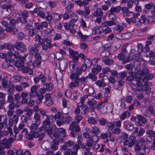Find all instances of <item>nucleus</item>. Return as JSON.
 Segmentation results:
<instances>
[{
    "label": "nucleus",
    "instance_id": "32",
    "mask_svg": "<svg viewBox=\"0 0 155 155\" xmlns=\"http://www.w3.org/2000/svg\"><path fill=\"white\" fill-rule=\"evenodd\" d=\"M41 60H34L33 62H32L31 60H30L29 61V64H31L32 65L35 67H36L37 66H38L41 64Z\"/></svg>",
    "mask_w": 155,
    "mask_h": 155
},
{
    "label": "nucleus",
    "instance_id": "50",
    "mask_svg": "<svg viewBox=\"0 0 155 155\" xmlns=\"http://www.w3.org/2000/svg\"><path fill=\"white\" fill-rule=\"evenodd\" d=\"M66 50H67L68 51L70 55L72 57L74 56L75 55H77L78 52L77 51H74L73 49L70 48H65Z\"/></svg>",
    "mask_w": 155,
    "mask_h": 155
},
{
    "label": "nucleus",
    "instance_id": "27",
    "mask_svg": "<svg viewBox=\"0 0 155 155\" xmlns=\"http://www.w3.org/2000/svg\"><path fill=\"white\" fill-rule=\"evenodd\" d=\"M5 136H8L9 134L10 135H12L13 134L12 128L10 127H7L6 129L4 130Z\"/></svg>",
    "mask_w": 155,
    "mask_h": 155
},
{
    "label": "nucleus",
    "instance_id": "24",
    "mask_svg": "<svg viewBox=\"0 0 155 155\" xmlns=\"http://www.w3.org/2000/svg\"><path fill=\"white\" fill-rule=\"evenodd\" d=\"M124 127L126 130L130 132H131L134 129V126L132 124L129 123L126 124L124 122Z\"/></svg>",
    "mask_w": 155,
    "mask_h": 155
},
{
    "label": "nucleus",
    "instance_id": "39",
    "mask_svg": "<svg viewBox=\"0 0 155 155\" xmlns=\"http://www.w3.org/2000/svg\"><path fill=\"white\" fill-rule=\"evenodd\" d=\"M93 15L95 17H101L103 15V13L101 9L97 8L96 11L93 13Z\"/></svg>",
    "mask_w": 155,
    "mask_h": 155
},
{
    "label": "nucleus",
    "instance_id": "17",
    "mask_svg": "<svg viewBox=\"0 0 155 155\" xmlns=\"http://www.w3.org/2000/svg\"><path fill=\"white\" fill-rule=\"evenodd\" d=\"M51 94L50 93H47L45 94V103L46 104L49 106L53 104V102L51 99Z\"/></svg>",
    "mask_w": 155,
    "mask_h": 155
},
{
    "label": "nucleus",
    "instance_id": "12",
    "mask_svg": "<svg viewBox=\"0 0 155 155\" xmlns=\"http://www.w3.org/2000/svg\"><path fill=\"white\" fill-rule=\"evenodd\" d=\"M18 119L19 117L16 115H14L12 118H9L8 124V127H12L13 126L14 123L16 124L18 121Z\"/></svg>",
    "mask_w": 155,
    "mask_h": 155
},
{
    "label": "nucleus",
    "instance_id": "46",
    "mask_svg": "<svg viewBox=\"0 0 155 155\" xmlns=\"http://www.w3.org/2000/svg\"><path fill=\"white\" fill-rule=\"evenodd\" d=\"M116 35H123L124 38H122V39H128L131 37L132 35L130 33H127L124 34L118 33Z\"/></svg>",
    "mask_w": 155,
    "mask_h": 155
},
{
    "label": "nucleus",
    "instance_id": "60",
    "mask_svg": "<svg viewBox=\"0 0 155 155\" xmlns=\"http://www.w3.org/2000/svg\"><path fill=\"white\" fill-rule=\"evenodd\" d=\"M37 30L35 28H32L28 31V34L31 37L33 36L35 34H36Z\"/></svg>",
    "mask_w": 155,
    "mask_h": 155
},
{
    "label": "nucleus",
    "instance_id": "51",
    "mask_svg": "<svg viewBox=\"0 0 155 155\" xmlns=\"http://www.w3.org/2000/svg\"><path fill=\"white\" fill-rule=\"evenodd\" d=\"M52 128H46L45 129V131L47 135L51 137L52 138L53 132L52 131Z\"/></svg>",
    "mask_w": 155,
    "mask_h": 155
},
{
    "label": "nucleus",
    "instance_id": "31",
    "mask_svg": "<svg viewBox=\"0 0 155 155\" xmlns=\"http://www.w3.org/2000/svg\"><path fill=\"white\" fill-rule=\"evenodd\" d=\"M94 142L91 139L88 140L86 142V143L84 147V148L86 150H89V148L92 147L94 144Z\"/></svg>",
    "mask_w": 155,
    "mask_h": 155
},
{
    "label": "nucleus",
    "instance_id": "10",
    "mask_svg": "<svg viewBox=\"0 0 155 155\" xmlns=\"http://www.w3.org/2000/svg\"><path fill=\"white\" fill-rule=\"evenodd\" d=\"M126 57V55H125L120 52L118 55L117 58L118 59L122 61V64H124L129 62L131 58L130 57Z\"/></svg>",
    "mask_w": 155,
    "mask_h": 155
},
{
    "label": "nucleus",
    "instance_id": "40",
    "mask_svg": "<svg viewBox=\"0 0 155 155\" xmlns=\"http://www.w3.org/2000/svg\"><path fill=\"white\" fill-rule=\"evenodd\" d=\"M45 117H46V118L43 121L42 124L44 126H49L50 124V117L48 115H46Z\"/></svg>",
    "mask_w": 155,
    "mask_h": 155
},
{
    "label": "nucleus",
    "instance_id": "9",
    "mask_svg": "<svg viewBox=\"0 0 155 155\" xmlns=\"http://www.w3.org/2000/svg\"><path fill=\"white\" fill-rule=\"evenodd\" d=\"M14 140L12 138H10L8 139L6 138L3 139L2 142V144L7 148H9L11 146V143L13 142Z\"/></svg>",
    "mask_w": 155,
    "mask_h": 155
},
{
    "label": "nucleus",
    "instance_id": "4",
    "mask_svg": "<svg viewBox=\"0 0 155 155\" xmlns=\"http://www.w3.org/2000/svg\"><path fill=\"white\" fill-rule=\"evenodd\" d=\"M136 136L130 135L129 137L128 140H126L124 141V146L131 147L134 145L136 143Z\"/></svg>",
    "mask_w": 155,
    "mask_h": 155
},
{
    "label": "nucleus",
    "instance_id": "49",
    "mask_svg": "<svg viewBox=\"0 0 155 155\" xmlns=\"http://www.w3.org/2000/svg\"><path fill=\"white\" fill-rule=\"evenodd\" d=\"M66 50H67L68 51L70 55L72 57L74 56L75 55H77L78 52L77 51H74L73 49L70 48H65Z\"/></svg>",
    "mask_w": 155,
    "mask_h": 155
},
{
    "label": "nucleus",
    "instance_id": "61",
    "mask_svg": "<svg viewBox=\"0 0 155 155\" xmlns=\"http://www.w3.org/2000/svg\"><path fill=\"white\" fill-rule=\"evenodd\" d=\"M154 6L153 4L151 2H150L144 5L145 8L148 10L151 9Z\"/></svg>",
    "mask_w": 155,
    "mask_h": 155
},
{
    "label": "nucleus",
    "instance_id": "26",
    "mask_svg": "<svg viewBox=\"0 0 155 155\" xmlns=\"http://www.w3.org/2000/svg\"><path fill=\"white\" fill-rule=\"evenodd\" d=\"M58 140L56 139H54L53 142L51 143V148L53 150H56L58 149Z\"/></svg>",
    "mask_w": 155,
    "mask_h": 155
},
{
    "label": "nucleus",
    "instance_id": "14",
    "mask_svg": "<svg viewBox=\"0 0 155 155\" xmlns=\"http://www.w3.org/2000/svg\"><path fill=\"white\" fill-rule=\"evenodd\" d=\"M24 58L22 57H20L15 62L14 65L17 68H21L24 66Z\"/></svg>",
    "mask_w": 155,
    "mask_h": 155
},
{
    "label": "nucleus",
    "instance_id": "15",
    "mask_svg": "<svg viewBox=\"0 0 155 155\" xmlns=\"http://www.w3.org/2000/svg\"><path fill=\"white\" fill-rule=\"evenodd\" d=\"M74 143L73 141L69 140L66 142L64 144L61 146V149L62 150H66L68 148H69L72 147Z\"/></svg>",
    "mask_w": 155,
    "mask_h": 155
},
{
    "label": "nucleus",
    "instance_id": "11",
    "mask_svg": "<svg viewBox=\"0 0 155 155\" xmlns=\"http://www.w3.org/2000/svg\"><path fill=\"white\" fill-rule=\"evenodd\" d=\"M39 45L38 44H35L33 45H30L29 46L28 49L31 54L34 55L38 52V48Z\"/></svg>",
    "mask_w": 155,
    "mask_h": 155
},
{
    "label": "nucleus",
    "instance_id": "52",
    "mask_svg": "<svg viewBox=\"0 0 155 155\" xmlns=\"http://www.w3.org/2000/svg\"><path fill=\"white\" fill-rule=\"evenodd\" d=\"M134 72H132L131 73L130 75L127 76L126 78V81H134Z\"/></svg>",
    "mask_w": 155,
    "mask_h": 155
},
{
    "label": "nucleus",
    "instance_id": "18",
    "mask_svg": "<svg viewBox=\"0 0 155 155\" xmlns=\"http://www.w3.org/2000/svg\"><path fill=\"white\" fill-rule=\"evenodd\" d=\"M53 130L52 136H53L56 139H58L61 136V134L59 133L58 128L56 127V126H52Z\"/></svg>",
    "mask_w": 155,
    "mask_h": 155
},
{
    "label": "nucleus",
    "instance_id": "64",
    "mask_svg": "<svg viewBox=\"0 0 155 155\" xmlns=\"http://www.w3.org/2000/svg\"><path fill=\"white\" fill-rule=\"evenodd\" d=\"M44 96L42 94L38 95L37 96L38 99L37 103L38 104H40L42 102V100L43 99Z\"/></svg>",
    "mask_w": 155,
    "mask_h": 155
},
{
    "label": "nucleus",
    "instance_id": "63",
    "mask_svg": "<svg viewBox=\"0 0 155 155\" xmlns=\"http://www.w3.org/2000/svg\"><path fill=\"white\" fill-rule=\"evenodd\" d=\"M146 134L149 136L151 137H155V131L153 130H148L146 132Z\"/></svg>",
    "mask_w": 155,
    "mask_h": 155
},
{
    "label": "nucleus",
    "instance_id": "2",
    "mask_svg": "<svg viewBox=\"0 0 155 155\" xmlns=\"http://www.w3.org/2000/svg\"><path fill=\"white\" fill-rule=\"evenodd\" d=\"M51 39L48 38H45L42 40L41 42H40V45H41L43 50L46 51L51 48Z\"/></svg>",
    "mask_w": 155,
    "mask_h": 155
},
{
    "label": "nucleus",
    "instance_id": "37",
    "mask_svg": "<svg viewBox=\"0 0 155 155\" xmlns=\"http://www.w3.org/2000/svg\"><path fill=\"white\" fill-rule=\"evenodd\" d=\"M53 20L55 22L57 21L60 19L61 18L62 14H59L58 13H52Z\"/></svg>",
    "mask_w": 155,
    "mask_h": 155
},
{
    "label": "nucleus",
    "instance_id": "59",
    "mask_svg": "<svg viewBox=\"0 0 155 155\" xmlns=\"http://www.w3.org/2000/svg\"><path fill=\"white\" fill-rule=\"evenodd\" d=\"M24 111L26 112V115L27 116L30 117L32 116L33 112L32 110L30 108H27L26 109H24Z\"/></svg>",
    "mask_w": 155,
    "mask_h": 155
},
{
    "label": "nucleus",
    "instance_id": "16",
    "mask_svg": "<svg viewBox=\"0 0 155 155\" xmlns=\"http://www.w3.org/2000/svg\"><path fill=\"white\" fill-rule=\"evenodd\" d=\"M76 120L72 122V124L69 126V130L71 131L75 130L76 132H79L80 130V127L77 126Z\"/></svg>",
    "mask_w": 155,
    "mask_h": 155
},
{
    "label": "nucleus",
    "instance_id": "21",
    "mask_svg": "<svg viewBox=\"0 0 155 155\" xmlns=\"http://www.w3.org/2000/svg\"><path fill=\"white\" fill-rule=\"evenodd\" d=\"M117 83V85L115 89L121 92L123 90L122 87L124 84V81L123 80H118Z\"/></svg>",
    "mask_w": 155,
    "mask_h": 155
},
{
    "label": "nucleus",
    "instance_id": "29",
    "mask_svg": "<svg viewBox=\"0 0 155 155\" xmlns=\"http://www.w3.org/2000/svg\"><path fill=\"white\" fill-rule=\"evenodd\" d=\"M130 115L131 114L128 111H125L120 114V120H123L126 118L127 116L129 117H130Z\"/></svg>",
    "mask_w": 155,
    "mask_h": 155
},
{
    "label": "nucleus",
    "instance_id": "6",
    "mask_svg": "<svg viewBox=\"0 0 155 155\" xmlns=\"http://www.w3.org/2000/svg\"><path fill=\"white\" fill-rule=\"evenodd\" d=\"M71 79L74 80L69 84V87L70 88L73 89L74 87H78L79 86L80 79L77 78L75 74L70 76Z\"/></svg>",
    "mask_w": 155,
    "mask_h": 155
},
{
    "label": "nucleus",
    "instance_id": "8",
    "mask_svg": "<svg viewBox=\"0 0 155 155\" xmlns=\"http://www.w3.org/2000/svg\"><path fill=\"white\" fill-rule=\"evenodd\" d=\"M153 17H149L146 18V16L144 15H142L139 18L138 21L140 23V25H142V24L145 25L149 23H151V21L150 20V18L151 19Z\"/></svg>",
    "mask_w": 155,
    "mask_h": 155
},
{
    "label": "nucleus",
    "instance_id": "20",
    "mask_svg": "<svg viewBox=\"0 0 155 155\" xmlns=\"http://www.w3.org/2000/svg\"><path fill=\"white\" fill-rule=\"evenodd\" d=\"M149 70L146 68H143L138 71L137 73L140 75H144L146 76L149 73Z\"/></svg>",
    "mask_w": 155,
    "mask_h": 155
},
{
    "label": "nucleus",
    "instance_id": "36",
    "mask_svg": "<svg viewBox=\"0 0 155 155\" xmlns=\"http://www.w3.org/2000/svg\"><path fill=\"white\" fill-rule=\"evenodd\" d=\"M9 104L8 106V110H14L15 107L18 108L20 107V105L18 104H17V103L15 104V103H9Z\"/></svg>",
    "mask_w": 155,
    "mask_h": 155
},
{
    "label": "nucleus",
    "instance_id": "62",
    "mask_svg": "<svg viewBox=\"0 0 155 155\" xmlns=\"http://www.w3.org/2000/svg\"><path fill=\"white\" fill-rule=\"evenodd\" d=\"M87 121L90 124H97V122L94 117H90L88 119Z\"/></svg>",
    "mask_w": 155,
    "mask_h": 155
},
{
    "label": "nucleus",
    "instance_id": "47",
    "mask_svg": "<svg viewBox=\"0 0 155 155\" xmlns=\"http://www.w3.org/2000/svg\"><path fill=\"white\" fill-rule=\"evenodd\" d=\"M8 89L7 90V91L8 95H13L15 91V90L14 88L15 86L13 85L11 87L8 86Z\"/></svg>",
    "mask_w": 155,
    "mask_h": 155
},
{
    "label": "nucleus",
    "instance_id": "43",
    "mask_svg": "<svg viewBox=\"0 0 155 155\" xmlns=\"http://www.w3.org/2000/svg\"><path fill=\"white\" fill-rule=\"evenodd\" d=\"M6 101V103H14V98L12 95H8L7 96Z\"/></svg>",
    "mask_w": 155,
    "mask_h": 155
},
{
    "label": "nucleus",
    "instance_id": "56",
    "mask_svg": "<svg viewBox=\"0 0 155 155\" xmlns=\"http://www.w3.org/2000/svg\"><path fill=\"white\" fill-rule=\"evenodd\" d=\"M34 25L35 26V29L38 31H42L43 30V28H42V26L41 23L39 22H36L34 23Z\"/></svg>",
    "mask_w": 155,
    "mask_h": 155
},
{
    "label": "nucleus",
    "instance_id": "58",
    "mask_svg": "<svg viewBox=\"0 0 155 155\" xmlns=\"http://www.w3.org/2000/svg\"><path fill=\"white\" fill-rule=\"evenodd\" d=\"M5 125L6 126H7L6 119L4 121H2V122H0V130L2 131V129L5 128Z\"/></svg>",
    "mask_w": 155,
    "mask_h": 155
},
{
    "label": "nucleus",
    "instance_id": "3",
    "mask_svg": "<svg viewBox=\"0 0 155 155\" xmlns=\"http://www.w3.org/2000/svg\"><path fill=\"white\" fill-rule=\"evenodd\" d=\"M12 7L11 5H3L2 6L3 10L2 12V15L3 17L8 16L12 13L11 8Z\"/></svg>",
    "mask_w": 155,
    "mask_h": 155
},
{
    "label": "nucleus",
    "instance_id": "41",
    "mask_svg": "<svg viewBox=\"0 0 155 155\" xmlns=\"http://www.w3.org/2000/svg\"><path fill=\"white\" fill-rule=\"evenodd\" d=\"M145 133V130L143 128H140L138 130V133L136 136L137 138H140Z\"/></svg>",
    "mask_w": 155,
    "mask_h": 155
},
{
    "label": "nucleus",
    "instance_id": "54",
    "mask_svg": "<svg viewBox=\"0 0 155 155\" xmlns=\"http://www.w3.org/2000/svg\"><path fill=\"white\" fill-rule=\"evenodd\" d=\"M46 16H45V18L46 20L49 22V24L51 25V20H53V16L52 15H50L48 12L46 13Z\"/></svg>",
    "mask_w": 155,
    "mask_h": 155
},
{
    "label": "nucleus",
    "instance_id": "38",
    "mask_svg": "<svg viewBox=\"0 0 155 155\" xmlns=\"http://www.w3.org/2000/svg\"><path fill=\"white\" fill-rule=\"evenodd\" d=\"M40 115L38 113L36 112L34 115V118L35 120V122L40 123L41 122Z\"/></svg>",
    "mask_w": 155,
    "mask_h": 155
},
{
    "label": "nucleus",
    "instance_id": "55",
    "mask_svg": "<svg viewBox=\"0 0 155 155\" xmlns=\"http://www.w3.org/2000/svg\"><path fill=\"white\" fill-rule=\"evenodd\" d=\"M87 77L88 78L91 79L93 81H96L97 79V77L96 74L91 73H89Z\"/></svg>",
    "mask_w": 155,
    "mask_h": 155
},
{
    "label": "nucleus",
    "instance_id": "53",
    "mask_svg": "<svg viewBox=\"0 0 155 155\" xmlns=\"http://www.w3.org/2000/svg\"><path fill=\"white\" fill-rule=\"evenodd\" d=\"M44 87L48 91L51 90L52 88V85L51 83H46L44 85Z\"/></svg>",
    "mask_w": 155,
    "mask_h": 155
},
{
    "label": "nucleus",
    "instance_id": "25",
    "mask_svg": "<svg viewBox=\"0 0 155 155\" xmlns=\"http://www.w3.org/2000/svg\"><path fill=\"white\" fill-rule=\"evenodd\" d=\"M127 73L126 71L120 72L119 73L116 77L118 80H124L125 78H126Z\"/></svg>",
    "mask_w": 155,
    "mask_h": 155
},
{
    "label": "nucleus",
    "instance_id": "30",
    "mask_svg": "<svg viewBox=\"0 0 155 155\" xmlns=\"http://www.w3.org/2000/svg\"><path fill=\"white\" fill-rule=\"evenodd\" d=\"M140 61L138 60H136L134 62L133 64L135 69L137 71V73L140 70Z\"/></svg>",
    "mask_w": 155,
    "mask_h": 155
},
{
    "label": "nucleus",
    "instance_id": "35",
    "mask_svg": "<svg viewBox=\"0 0 155 155\" xmlns=\"http://www.w3.org/2000/svg\"><path fill=\"white\" fill-rule=\"evenodd\" d=\"M125 68L127 70V73L130 74L132 72V69L134 68L133 64H126L125 66Z\"/></svg>",
    "mask_w": 155,
    "mask_h": 155
},
{
    "label": "nucleus",
    "instance_id": "45",
    "mask_svg": "<svg viewBox=\"0 0 155 155\" xmlns=\"http://www.w3.org/2000/svg\"><path fill=\"white\" fill-rule=\"evenodd\" d=\"M135 145L134 147V150L136 153H137V152H140V150H141V147L139 145L140 142L139 141H137L135 143Z\"/></svg>",
    "mask_w": 155,
    "mask_h": 155
},
{
    "label": "nucleus",
    "instance_id": "19",
    "mask_svg": "<svg viewBox=\"0 0 155 155\" xmlns=\"http://www.w3.org/2000/svg\"><path fill=\"white\" fill-rule=\"evenodd\" d=\"M121 7L120 6L117 7H112L108 11V12L114 14V13H118L121 10Z\"/></svg>",
    "mask_w": 155,
    "mask_h": 155
},
{
    "label": "nucleus",
    "instance_id": "44",
    "mask_svg": "<svg viewBox=\"0 0 155 155\" xmlns=\"http://www.w3.org/2000/svg\"><path fill=\"white\" fill-rule=\"evenodd\" d=\"M82 72L81 71L80 68H77L76 70V73H71L70 75H72L73 74H75V76L77 78L79 79V76L81 74Z\"/></svg>",
    "mask_w": 155,
    "mask_h": 155
},
{
    "label": "nucleus",
    "instance_id": "23",
    "mask_svg": "<svg viewBox=\"0 0 155 155\" xmlns=\"http://www.w3.org/2000/svg\"><path fill=\"white\" fill-rule=\"evenodd\" d=\"M50 143L47 140H45L42 142L41 143V147L44 150H48L50 147Z\"/></svg>",
    "mask_w": 155,
    "mask_h": 155
},
{
    "label": "nucleus",
    "instance_id": "13",
    "mask_svg": "<svg viewBox=\"0 0 155 155\" xmlns=\"http://www.w3.org/2000/svg\"><path fill=\"white\" fill-rule=\"evenodd\" d=\"M68 62V60L66 58L61 59L59 62L60 68L62 71H64L66 68Z\"/></svg>",
    "mask_w": 155,
    "mask_h": 155
},
{
    "label": "nucleus",
    "instance_id": "48",
    "mask_svg": "<svg viewBox=\"0 0 155 155\" xmlns=\"http://www.w3.org/2000/svg\"><path fill=\"white\" fill-rule=\"evenodd\" d=\"M28 21L27 18L22 17H18L17 19V23H21L23 24H26Z\"/></svg>",
    "mask_w": 155,
    "mask_h": 155
},
{
    "label": "nucleus",
    "instance_id": "5",
    "mask_svg": "<svg viewBox=\"0 0 155 155\" xmlns=\"http://www.w3.org/2000/svg\"><path fill=\"white\" fill-rule=\"evenodd\" d=\"M105 54V56L107 58L109 57L111 54L110 52V51H105L102 53V54ZM102 61L106 65L108 66L113 65L114 63L113 60L107 58H102Z\"/></svg>",
    "mask_w": 155,
    "mask_h": 155
},
{
    "label": "nucleus",
    "instance_id": "22",
    "mask_svg": "<svg viewBox=\"0 0 155 155\" xmlns=\"http://www.w3.org/2000/svg\"><path fill=\"white\" fill-rule=\"evenodd\" d=\"M1 81L2 85L3 88H6L9 86L8 81L6 76L3 77Z\"/></svg>",
    "mask_w": 155,
    "mask_h": 155
},
{
    "label": "nucleus",
    "instance_id": "34",
    "mask_svg": "<svg viewBox=\"0 0 155 155\" xmlns=\"http://www.w3.org/2000/svg\"><path fill=\"white\" fill-rule=\"evenodd\" d=\"M8 54L9 55V56L11 57L14 56V58L15 59L19 58L20 57L19 56L20 54L17 51H14V53H13L12 51H10L8 52Z\"/></svg>",
    "mask_w": 155,
    "mask_h": 155
},
{
    "label": "nucleus",
    "instance_id": "7",
    "mask_svg": "<svg viewBox=\"0 0 155 155\" xmlns=\"http://www.w3.org/2000/svg\"><path fill=\"white\" fill-rule=\"evenodd\" d=\"M14 47L23 52L26 50V45L22 42H17L14 44Z\"/></svg>",
    "mask_w": 155,
    "mask_h": 155
},
{
    "label": "nucleus",
    "instance_id": "28",
    "mask_svg": "<svg viewBox=\"0 0 155 155\" xmlns=\"http://www.w3.org/2000/svg\"><path fill=\"white\" fill-rule=\"evenodd\" d=\"M137 118L139 122H141L142 124H145V123L147 122V119L144 117L143 115H138L137 116Z\"/></svg>",
    "mask_w": 155,
    "mask_h": 155
},
{
    "label": "nucleus",
    "instance_id": "57",
    "mask_svg": "<svg viewBox=\"0 0 155 155\" xmlns=\"http://www.w3.org/2000/svg\"><path fill=\"white\" fill-rule=\"evenodd\" d=\"M59 133L61 134L62 137H65L66 136V134L65 132V130L63 128L61 127L58 128Z\"/></svg>",
    "mask_w": 155,
    "mask_h": 155
},
{
    "label": "nucleus",
    "instance_id": "33",
    "mask_svg": "<svg viewBox=\"0 0 155 155\" xmlns=\"http://www.w3.org/2000/svg\"><path fill=\"white\" fill-rule=\"evenodd\" d=\"M87 129H88L89 132L93 134H98L99 133L100 131L99 128L97 126L93 127L90 130L88 128Z\"/></svg>",
    "mask_w": 155,
    "mask_h": 155
},
{
    "label": "nucleus",
    "instance_id": "1",
    "mask_svg": "<svg viewBox=\"0 0 155 155\" xmlns=\"http://www.w3.org/2000/svg\"><path fill=\"white\" fill-rule=\"evenodd\" d=\"M135 81L137 82V85L140 87H143L142 90L143 91L147 90V88L150 85H152L151 82L147 81L146 78L143 77L142 79L139 76L135 77Z\"/></svg>",
    "mask_w": 155,
    "mask_h": 155
},
{
    "label": "nucleus",
    "instance_id": "42",
    "mask_svg": "<svg viewBox=\"0 0 155 155\" xmlns=\"http://www.w3.org/2000/svg\"><path fill=\"white\" fill-rule=\"evenodd\" d=\"M107 126L108 127L107 130L109 131H112L115 127L114 124L110 122L107 123Z\"/></svg>",
    "mask_w": 155,
    "mask_h": 155
}]
</instances>
